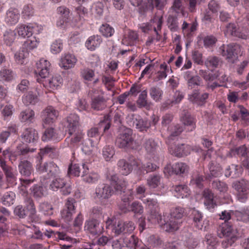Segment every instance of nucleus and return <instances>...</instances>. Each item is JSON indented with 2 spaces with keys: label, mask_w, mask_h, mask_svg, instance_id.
<instances>
[{
  "label": "nucleus",
  "mask_w": 249,
  "mask_h": 249,
  "mask_svg": "<svg viewBox=\"0 0 249 249\" xmlns=\"http://www.w3.org/2000/svg\"><path fill=\"white\" fill-rule=\"evenodd\" d=\"M79 116L74 113L70 114L66 119L65 126L70 135H72L78 130L79 126Z\"/></svg>",
  "instance_id": "nucleus-17"
},
{
  "label": "nucleus",
  "mask_w": 249,
  "mask_h": 249,
  "mask_svg": "<svg viewBox=\"0 0 249 249\" xmlns=\"http://www.w3.org/2000/svg\"><path fill=\"white\" fill-rule=\"evenodd\" d=\"M149 94L154 100L158 102L161 99L163 91L159 87H152L150 89Z\"/></svg>",
  "instance_id": "nucleus-53"
},
{
  "label": "nucleus",
  "mask_w": 249,
  "mask_h": 249,
  "mask_svg": "<svg viewBox=\"0 0 249 249\" xmlns=\"http://www.w3.org/2000/svg\"><path fill=\"white\" fill-rule=\"evenodd\" d=\"M112 192L111 187L108 184H102L96 188L95 197L100 199H107L111 196Z\"/></svg>",
  "instance_id": "nucleus-27"
},
{
  "label": "nucleus",
  "mask_w": 249,
  "mask_h": 249,
  "mask_svg": "<svg viewBox=\"0 0 249 249\" xmlns=\"http://www.w3.org/2000/svg\"><path fill=\"white\" fill-rule=\"evenodd\" d=\"M34 14V9L32 5L27 4L24 5L21 14L25 18H29L30 17L33 16Z\"/></svg>",
  "instance_id": "nucleus-64"
},
{
  "label": "nucleus",
  "mask_w": 249,
  "mask_h": 249,
  "mask_svg": "<svg viewBox=\"0 0 249 249\" xmlns=\"http://www.w3.org/2000/svg\"><path fill=\"white\" fill-rule=\"evenodd\" d=\"M85 230L93 236L99 235L103 232V227L96 219H92L86 222Z\"/></svg>",
  "instance_id": "nucleus-19"
},
{
  "label": "nucleus",
  "mask_w": 249,
  "mask_h": 249,
  "mask_svg": "<svg viewBox=\"0 0 249 249\" xmlns=\"http://www.w3.org/2000/svg\"><path fill=\"white\" fill-rule=\"evenodd\" d=\"M132 134V130L130 128H124L121 130L116 139V145L119 148L125 150L133 149L134 140Z\"/></svg>",
  "instance_id": "nucleus-2"
},
{
  "label": "nucleus",
  "mask_w": 249,
  "mask_h": 249,
  "mask_svg": "<svg viewBox=\"0 0 249 249\" xmlns=\"http://www.w3.org/2000/svg\"><path fill=\"white\" fill-rule=\"evenodd\" d=\"M36 171L39 173H46L49 178L60 175L61 171L57 165L53 161L43 163L42 158L36 160Z\"/></svg>",
  "instance_id": "nucleus-4"
},
{
  "label": "nucleus",
  "mask_w": 249,
  "mask_h": 249,
  "mask_svg": "<svg viewBox=\"0 0 249 249\" xmlns=\"http://www.w3.org/2000/svg\"><path fill=\"white\" fill-rule=\"evenodd\" d=\"M232 217L237 221L247 223L249 221V209L244 208L241 210H236L232 212Z\"/></svg>",
  "instance_id": "nucleus-40"
},
{
  "label": "nucleus",
  "mask_w": 249,
  "mask_h": 249,
  "mask_svg": "<svg viewBox=\"0 0 249 249\" xmlns=\"http://www.w3.org/2000/svg\"><path fill=\"white\" fill-rule=\"evenodd\" d=\"M82 166L84 169L82 175L83 180L88 183H95L97 182L100 178L98 174L95 172L89 173V168L85 164H82Z\"/></svg>",
  "instance_id": "nucleus-28"
},
{
  "label": "nucleus",
  "mask_w": 249,
  "mask_h": 249,
  "mask_svg": "<svg viewBox=\"0 0 249 249\" xmlns=\"http://www.w3.org/2000/svg\"><path fill=\"white\" fill-rule=\"evenodd\" d=\"M76 201L72 198H68L65 204V207L61 212V215L66 222L72 219V215L75 213V203Z\"/></svg>",
  "instance_id": "nucleus-13"
},
{
  "label": "nucleus",
  "mask_w": 249,
  "mask_h": 249,
  "mask_svg": "<svg viewBox=\"0 0 249 249\" xmlns=\"http://www.w3.org/2000/svg\"><path fill=\"white\" fill-rule=\"evenodd\" d=\"M37 70L40 79L46 78L49 74V70L51 67V64L49 61L44 59H41L39 62L36 63Z\"/></svg>",
  "instance_id": "nucleus-29"
},
{
  "label": "nucleus",
  "mask_w": 249,
  "mask_h": 249,
  "mask_svg": "<svg viewBox=\"0 0 249 249\" xmlns=\"http://www.w3.org/2000/svg\"><path fill=\"white\" fill-rule=\"evenodd\" d=\"M53 178L50 184V188L54 191H57L60 189L61 192L63 195L67 196L71 194V187L66 182V180L61 177L60 175L56 176Z\"/></svg>",
  "instance_id": "nucleus-6"
},
{
  "label": "nucleus",
  "mask_w": 249,
  "mask_h": 249,
  "mask_svg": "<svg viewBox=\"0 0 249 249\" xmlns=\"http://www.w3.org/2000/svg\"><path fill=\"white\" fill-rule=\"evenodd\" d=\"M0 166L4 172L8 183L12 185L16 184L17 177L13 168L7 165L6 161L2 159L0 160Z\"/></svg>",
  "instance_id": "nucleus-22"
},
{
  "label": "nucleus",
  "mask_w": 249,
  "mask_h": 249,
  "mask_svg": "<svg viewBox=\"0 0 249 249\" xmlns=\"http://www.w3.org/2000/svg\"><path fill=\"white\" fill-rule=\"evenodd\" d=\"M100 33L105 37H109L112 36L114 33V29L110 25L103 24L99 28Z\"/></svg>",
  "instance_id": "nucleus-51"
},
{
  "label": "nucleus",
  "mask_w": 249,
  "mask_h": 249,
  "mask_svg": "<svg viewBox=\"0 0 249 249\" xmlns=\"http://www.w3.org/2000/svg\"><path fill=\"white\" fill-rule=\"evenodd\" d=\"M184 98V95L179 91H176L173 95L172 99H168L165 102V104L168 106H172L173 105L178 104Z\"/></svg>",
  "instance_id": "nucleus-54"
},
{
  "label": "nucleus",
  "mask_w": 249,
  "mask_h": 249,
  "mask_svg": "<svg viewBox=\"0 0 249 249\" xmlns=\"http://www.w3.org/2000/svg\"><path fill=\"white\" fill-rule=\"evenodd\" d=\"M23 103L26 106L35 105L39 101V98L36 93L33 91H29L22 98Z\"/></svg>",
  "instance_id": "nucleus-46"
},
{
  "label": "nucleus",
  "mask_w": 249,
  "mask_h": 249,
  "mask_svg": "<svg viewBox=\"0 0 249 249\" xmlns=\"http://www.w3.org/2000/svg\"><path fill=\"white\" fill-rule=\"evenodd\" d=\"M58 115V111L51 106L47 107L41 112L42 120L46 124L53 123L57 119Z\"/></svg>",
  "instance_id": "nucleus-16"
},
{
  "label": "nucleus",
  "mask_w": 249,
  "mask_h": 249,
  "mask_svg": "<svg viewBox=\"0 0 249 249\" xmlns=\"http://www.w3.org/2000/svg\"><path fill=\"white\" fill-rule=\"evenodd\" d=\"M240 52V46L236 43L223 44L219 48V53L227 59L231 60L237 56Z\"/></svg>",
  "instance_id": "nucleus-9"
},
{
  "label": "nucleus",
  "mask_w": 249,
  "mask_h": 249,
  "mask_svg": "<svg viewBox=\"0 0 249 249\" xmlns=\"http://www.w3.org/2000/svg\"><path fill=\"white\" fill-rule=\"evenodd\" d=\"M81 75L86 81H91L94 76V71L89 68H85L81 71Z\"/></svg>",
  "instance_id": "nucleus-62"
},
{
  "label": "nucleus",
  "mask_w": 249,
  "mask_h": 249,
  "mask_svg": "<svg viewBox=\"0 0 249 249\" xmlns=\"http://www.w3.org/2000/svg\"><path fill=\"white\" fill-rule=\"evenodd\" d=\"M167 25L172 32H175L178 29L177 18L170 15L167 18Z\"/></svg>",
  "instance_id": "nucleus-58"
},
{
  "label": "nucleus",
  "mask_w": 249,
  "mask_h": 249,
  "mask_svg": "<svg viewBox=\"0 0 249 249\" xmlns=\"http://www.w3.org/2000/svg\"><path fill=\"white\" fill-rule=\"evenodd\" d=\"M140 198L142 200L143 203L145 204L146 208L150 214L148 217V220L157 219L158 220L159 214V207L157 199L151 198H145L143 196Z\"/></svg>",
  "instance_id": "nucleus-7"
},
{
  "label": "nucleus",
  "mask_w": 249,
  "mask_h": 249,
  "mask_svg": "<svg viewBox=\"0 0 249 249\" xmlns=\"http://www.w3.org/2000/svg\"><path fill=\"white\" fill-rule=\"evenodd\" d=\"M76 61L77 59L74 55L67 53L62 56L59 66L65 70H68L73 68Z\"/></svg>",
  "instance_id": "nucleus-30"
},
{
  "label": "nucleus",
  "mask_w": 249,
  "mask_h": 249,
  "mask_svg": "<svg viewBox=\"0 0 249 249\" xmlns=\"http://www.w3.org/2000/svg\"><path fill=\"white\" fill-rule=\"evenodd\" d=\"M185 214L184 209L180 207H177L172 209L170 215L171 217L169 220L164 223L161 222V219H160L162 224L164 225V228L168 232H173L178 230L181 226L182 224V218Z\"/></svg>",
  "instance_id": "nucleus-1"
},
{
  "label": "nucleus",
  "mask_w": 249,
  "mask_h": 249,
  "mask_svg": "<svg viewBox=\"0 0 249 249\" xmlns=\"http://www.w3.org/2000/svg\"><path fill=\"white\" fill-rule=\"evenodd\" d=\"M57 137L56 136V132L53 128H49L44 132L42 136L43 141H47L50 140H56Z\"/></svg>",
  "instance_id": "nucleus-55"
},
{
  "label": "nucleus",
  "mask_w": 249,
  "mask_h": 249,
  "mask_svg": "<svg viewBox=\"0 0 249 249\" xmlns=\"http://www.w3.org/2000/svg\"><path fill=\"white\" fill-rule=\"evenodd\" d=\"M209 97V94L207 92L201 93L198 89H194L191 94L189 95V99L193 104H196L198 106H203L207 102V100Z\"/></svg>",
  "instance_id": "nucleus-14"
},
{
  "label": "nucleus",
  "mask_w": 249,
  "mask_h": 249,
  "mask_svg": "<svg viewBox=\"0 0 249 249\" xmlns=\"http://www.w3.org/2000/svg\"><path fill=\"white\" fill-rule=\"evenodd\" d=\"M221 63V60L218 57L209 56L205 61V65L213 71V70L219 67Z\"/></svg>",
  "instance_id": "nucleus-43"
},
{
  "label": "nucleus",
  "mask_w": 249,
  "mask_h": 249,
  "mask_svg": "<svg viewBox=\"0 0 249 249\" xmlns=\"http://www.w3.org/2000/svg\"><path fill=\"white\" fill-rule=\"evenodd\" d=\"M121 202L119 204V207L123 212L126 213L128 211L127 207L130 201L133 199V189H127L126 191L119 194Z\"/></svg>",
  "instance_id": "nucleus-21"
},
{
  "label": "nucleus",
  "mask_w": 249,
  "mask_h": 249,
  "mask_svg": "<svg viewBox=\"0 0 249 249\" xmlns=\"http://www.w3.org/2000/svg\"><path fill=\"white\" fill-rule=\"evenodd\" d=\"M57 151L54 147L46 146L44 148L40 150V152L38 154L36 157V160H39L40 157L43 159V156L45 155H48L51 158H53L57 155Z\"/></svg>",
  "instance_id": "nucleus-47"
},
{
  "label": "nucleus",
  "mask_w": 249,
  "mask_h": 249,
  "mask_svg": "<svg viewBox=\"0 0 249 249\" xmlns=\"http://www.w3.org/2000/svg\"><path fill=\"white\" fill-rule=\"evenodd\" d=\"M117 166L119 172L123 175L127 176L132 171L134 166H139L138 162L133 160L130 163H129L124 159L120 160L117 163Z\"/></svg>",
  "instance_id": "nucleus-20"
},
{
  "label": "nucleus",
  "mask_w": 249,
  "mask_h": 249,
  "mask_svg": "<svg viewBox=\"0 0 249 249\" xmlns=\"http://www.w3.org/2000/svg\"><path fill=\"white\" fill-rule=\"evenodd\" d=\"M203 214L195 208L192 210L190 217L193 219L195 226L199 230L203 228Z\"/></svg>",
  "instance_id": "nucleus-37"
},
{
  "label": "nucleus",
  "mask_w": 249,
  "mask_h": 249,
  "mask_svg": "<svg viewBox=\"0 0 249 249\" xmlns=\"http://www.w3.org/2000/svg\"><path fill=\"white\" fill-rule=\"evenodd\" d=\"M184 126L180 124L175 125L171 130V133L169 136V140H173L174 137L179 135L184 129Z\"/></svg>",
  "instance_id": "nucleus-59"
},
{
  "label": "nucleus",
  "mask_w": 249,
  "mask_h": 249,
  "mask_svg": "<svg viewBox=\"0 0 249 249\" xmlns=\"http://www.w3.org/2000/svg\"><path fill=\"white\" fill-rule=\"evenodd\" d=\"M103 156L107 161L110 160L115 155V149L112 146H106L103 149Z\"/></svg>",
  "instance_id": "nucleus-56"
},
{
  "label": "nucleus",
  "mask_w": 249,
  "mask_h": 249,
  "mask_svg": "<svg viewBox=\"0 0 249 249\" xmlns=\"http://www.w3.org/2000/svg\"><path fill=\"white\" fill-rule=\"evenodd\" d=\"M147 93L146 90H143L139 95L137 101V104L140 108H145L149 109L151 107V104L147 100Z\"/></svg>",
  "instance_id": "nucleus-45"
},
{
  "label": "nucleus",
  "mask_w": 249,
  "mask_h": 249,
  "mask_svg": "<svg viewBox=\"0 0 249 249\" xmlns=\"http://www.w3.org/2000/svg\"><path fill=\"white\" fill-rule=\"evenodd\" d=\"M34 151L33 149L29 148L26 144L23 143L18 144L14 151L11 152V155L10 158V160L13 163L16 161L18 158L19 157L20 160H23L21 158L22 156H26L29 152Z\"/></svg>",
  "instance_id": "nucleus-15"
},
{
  "label": "nucleus",
  "mask_w": 249,
  "mask_h": 249,
  "mask_svg": "<svg viewBox=\"0 0 249 249\" xmlns=\"http://www.w3.org/2000/svg\"><path fill=\"white\" fill-rule=\"evenodd\" d=\"M217 232L220 238L237 237L236 231L234 230L232 226L226 223L218 227Z\"/></svg>",
  "instance_id": "nucleus-24"
},
{
  "label": "nucleus",
  "mask_w": 249,
  "mask_h": 249,
  "mask_svg": "<svg viewBox=\"0 0 249 249\" xmlns=\"http://www.w3.org/2000/svg\"><path fill=\"white\" fill-rule=\"evenodd\" d=\"M111 115L108 114L104 116L103 121H100L98 125L91 128L88 131V136L90 141H93V142H98L102 136L101 129L103 128L104 131L109 129L110 127Z\"/></svg>",
  "instance_id": "nucleus-3"
},
{
  "label": "nucleus",
  "mask_w": 249,
  "mask_h": 249,
  "mask_svg": "<svg viewBox=\"0 0 249 249\" xmlns=\"http://www.w3.org/2000/svg\"><path fill=\"white\" fill-rule=\"evenodd\" d=\"M36 25L33 26L30 24L28 25H22L18 28V33L19 36L23 37L27 36L29 38L35 32Z\"/></svg>",
  "instance_id": "nucleus-36"
},
{
  "label": "nucleus",
  "mask_w": 249,
  "mask_h": 249,
  "mask_svg": "<svg viewBox=\"0 0 249 249\" xmlns=\"http://www.w3.org/2000/svg\"><path fill=\"white\" fill-rule=\"evenodd\" d=\"M204 181L203 175L198 173L194 174L191 177L190 184L195 185L199 188H202L203 187Z\"/></svg>",
  "instance_id": "nucleus-50"
},
{
  "label": "nucleus",
  "mask_w": 249,
  "mask_h": 249,
  "mask_svg": "<svg viewBox=\"0 0 249 249\" xmlns=\"http://www.w3.org/2000/svg\"><path fill=\"white\" fill-rule=\"evenodd\" d=\"M209 172L205 173L206 180H211L214 178H217L221 175L222 167L219 164L211 161L208 165Z\"/></svg>",
  "instance_id": "nucleus-25"
},
{
  "label": "nucleus",
  "mask_w": 249,
  "mask_h": 249,
  "mask_svg": "<svg viewBox=\"0 0 249 249\" xmlns=\"http://www.w3.org/2000/svg\"><path fill=\"white\" fill-rule=\"evenodd\" d=\"M138 241L137 239L133 235L129 237H122L114 241L112 244L113 249H121L122 247H127L138 249Z\"/></svg>",
  "instance_id": "nucleus-11"
},
{
  "label": "nucleus",
  "mask_w": 249,
  "mask_h": 249,
  "mask_svg": "<svg viewBox=\"0 0 249 249\" xmlns=\"http://www.w3.org/2000/svg\"><path fill=\"white\" fill-rule=\"evenodd\" d=\"M19 16L18 9L11 8L6 13L5 21L9 25H15L18 22Z\"/></svg>",
  "instance_id": "nucleus-32"
},
{
  "label": "nucleus",
  "mask_w": 249,
  "mask_h": 249,
  "mask_svg": "<svg viewBox=\"0 0 249 249\" xmlns=\"http://www.w3.org/2000/svg\"><path fill=\"white\" fill-rule=\"evenodd\" d=\"M102 42V38L100 35H93L90 36L86 42V46L88 49L94 50Z\"/></svg>",
  "instance_id": "nucleus-38"
},
{
  "label": "nucleus",
  "mask_w": 249,
  "mask_h": 249,
  "mask_svg": "<svg viewBox=\"0 0 249 249\" xmlns=\"http://www.w3.org/2000/svg\"><path fill=\"white\" fill-rule=\"evenodd\" d=\"M134 224L132 221H119L115 225L113 231L116 235H121L122 237H127L135 229Z\"/></svg>",
  "instance_id": "nucleus-10"
},
{
  "label": "nucleus",
  "mask_w": 249,
  "mask_h": 249,
  "mask_svg": "<svg viewBox=\"0 0 249 249\" xmlns=\"http://www.w3.org/2000/svg\"><path fill=\"white\" fill-rule=\"evenodd\" d=\"M89 95L91 97V107L96 111H102L107 107V101L103 93L99 90L92 89L89 91Z\"/></svg>",
  "instance_id": "nucleus-5"
},
{
  "label": "nucleus",
  "mask_w": 249,
  "mask_h": 249,
  "mask_svg": "<svg viewBox=\"0 0 249 249\" xmlns=\"http://www.w3.org/2000/svg\"><path fill=\"white\" fill-rule=\"evenodd\" d=\"M21 137L27 143H36L37 142L39 136L37 131L33 128H27L23 130Z\"/></svg>",
  "instance_id": "nucleus-26"
},
{
  "label": "nucleus",
  "mask_w": 249,
  "mask_h": 249,
  "mask_svg": "<svg viewBox=\"0 0 249 249\" xmlns=\"http://www.w3.org/2000/svg\"><path fill=\"white\" fill-rule=\"evenodd\" d=\"M39 210L45 215L50 216L53 214V207L48 203H42L39 206Z\"/></svg>",
  "instance_id": "nucleus-60"
},
{
  "label": "nucleus",
  "mask_w": 249,
  "mask_h": 249,
  "mask_svg": "<svg viewBox=\"0 0 249 249\" xmlns=\"http://www.w3.org/2000/svg\"><path fill=\"white\" fill-rule=\"evenodd\" d=\"M142 146L146 153L151 155H154L159 147L157 142L152 138L145 139Z\"/></svg>",
  "instance_id": "nucleus-31"
},
{
  "label": "nucleus",
  "mask_w": 249,
  "mask_h": 249,
  "mask_svg": "<svg viewBox=\"0 0 249 249\" xmlns=\"http://www.w3.org/2000/svg\"><path fill=\"white\" fill-rule=\"evenodd\" d=\"M18 168L20 174L25 177H29L33 170L32 163L27 160H20Z\"/></svg>",
  "instance_id": "nucleus-35"
},
{
  "label": "nucleus",
  "mask_w": 249,
  "mask_h": 249,
  "mask_svg": "<svg viewBox=\"0 0 249 249\" xmlns=\"http://www.w3.org/2000/svg\"><path fill=\"white\" fill-rule=\"evenodd\" d=\"M138 168L140 172L143 174H148L154 172L159 168V167L155 163L151 162H147L141 164L138 162Z\"/></svg>",
  "instance_id": "nucleus-42"
},
{
  "label": "nucleus",
  "mask_w": 249,
  "mask_h": 249,
  "mask_svg": "<svg viewBox=\"0 0 249 249\" xmlns=\"http://www.w3.org/2000/svg\"><path fill=\"white\" fill-rule=\"evenodd\" d=\"M34 111L30 108H27L20 112L19 119L22 123H32L35 119Z\"/></svg>",
  "instance_id": "nucleus-39"
},
{
  "label": "nucleus",
  "mask_w": 249,
  "mask_h": 249,
  "mask_svg": "<svg viewBox=\"0 0 249 249\" xmlns=\"http://www.w3.org/2000/svg\"><path fill=\"white\" fill-rule=\"evenodd\" d=\"M174 187L176 193L175 196L178 198H186L190 195V190L186 185H178L175 186Z\"/></svg>",
  "instance_id": "nucleus-44"
},
{
  "label": "nucleus",
  "mask_w": 249,
  "mask_h": 249,
  "mask_svg": "<svg viewBox=\"0 0 249 249\" xmlns=\"http://www.w3.org/2000/svg\"><path fill=\"white\" fill-rule=\"evenodd\" d=\"M161 179L159 174L150 175L147 179V185L150 189H155L160 185Z\"/></svg>",
  "instance_id": "nucleus-49"
},
{
  "label": "nucleus",
  "mask_w": 249,
  "mask_h": 249,
  "mask_svg": "<svg viewBox=\"0 0 249 249\" xmlns=\"http://www.w3.org/2000/svg\"><path fill=\"white\" fill-rule=\"evenodd\" d=\"M242 168L241 166L232 164L229 165L225 171V175L226 177L236 178L242 174Z\"/></svg>",
  "instance_id": "nucleus-34"
},
{
  "label": "nucleus",
  "mask_w": 249,
  "mask_h": 249,
  "mask_svg": "<svg viewBox=\"0 0 249 249\" xmlns=\"http://www.w3.org/2000/svg\"><path fill=\"white\" fill-rule=\"evenodd\" d=\"M180 121L184 125L189 126L191 127L189 131H192L196 129V120L194 117H193L189 113H184L180 117Z\"/></svg>",
  "instance_id": "nucleus-41"
},
{
  "label": "nucleus",
  "mask_w": 249,
  "mask_h": 249,
  "mask_svg": "<svg viewBox=\"0 0 249 249\" xmlns=\"http://www.w3.org/2000/svg\"><path fill=\"white\" fill-rule=\"evenodd\" d=\"M62 77L59 75H55L48 79H40L38 77L36 78V81L38 83H42L44 87L52 90L56 89L62 83Z\"/></svg>",
  "instance_id": "nucleus-18"
},
{
  "label": "nucleus",
  "mask_w": 249,
  "mask_h": 249,
  "mask_svg": "<svg viewBox=\"0 0 249 249\" xmlns=\"http://www.w3.org/2000/svg\"><path fill=\"white\" fill-rule=\"evenodd\" d=\"M127 123L130 126L135 127L140 131H147L151 126L150 122L135 114H131L127 117Z\"/></svg>",
  "instance_id": "nucleus-8"
},
{
  "label": "nucleus",
  "mask_w": 249,
  "mask_h": 249,
  "mask_svg": "<svg viewBox=\"0 0 249 249\" xmlns=\"http://www.w3.org/2000/svg\"><path fill=\"white\" fill-rule=\"evenodd\" d=\"M189 166L185 163L178 162L174 164L171 167L165 168V171L167 172L170 175L175 174L176 175H186L189 171Z\"/></svg>",
  "instance_id": "nucleus-23"
},
{
  "label": "nucleus",
  "mask_w": 249,
  "mask_h": 249,
  "mask_svg": "<svg viewBox=\"0 0 249 249\" xmlns=\"http://www.w3.org/2000/svg\"><path fill=\"white\" fill-rule=\"evenodd\" d=\"M16 195L13 192L6 193L2 197V204L6 206L13 205L15 202Z\"/></svg>",
  "instance_id": "nucleus-52"
},
{
  "label": "nucleus",
  "mask_w": 249,
  "mask_h": 249,
  "mask_svg": "<svg viewBox=\"0 0 249 249\" xmlns=\"http://www.w3.org/2000/svg\"><path fill=\"white\" fill-rule=\"evenodd\" d=\"M17 37V33L13 30H7L3 34V41L7 45L10 46L12 45Z\"/></svg>",
  "instance_id": "nucleus-48"
},
{
  "label": "nucleus",
  "mask_w": 249,
  "mask_h": 249,
  "mask_svg": "<svg viewBox=\"0 0 249 249\" xmlns=\"http://www.w3.org/2000/svg\"><path fill=\"white\" fill-rule=\"evenodd\" d=\"M203 196L205 199V205L210 211H212L217 205L213 199V194L210 189H206L203 192Z\"/></svg>",
  "instance_id": "nucleus-33"
},
{
  "label": "nucleus",
  "mask_w": 249,
  "mask_h": 249,
  "mask_svg": "<svg viewBox=\"0 0 249 249\" xmlns=\"http://www.w3.org/2000/svg\"><path fill=\"white\" fill-rule=\"evenodd\" d=\"M235 189L237 191L247 192L249 189V181L246 179H242L234 183Z\"/></svg>",
  "instance_id": "nucleus-57"
},
{
  "label": "nucleus",
  "mask_w": 249,
  "mask_h": 249,
  "mask_svg": "<svg viewBox=\"0 0 249 249\" xmlns=\"http://www.w3.org/2000/svg\"><path fill=\"white\" fill-rule=\"evenodd\" d=\"M38 42L35 37L28 38L23 44V48L27 51L33 50L37 47Z\"/></svg>",
  "instance_id": "nucleus-63"
},
{
  "label": "nucleus",
  "mask_w": 249,
  "mask_h": 249,
  "mask_svg": "<svg viewBox=\"0 0 249 249\" xmlns=\"http://www.w3.org/2000/svg\"><path fill=\"white\" fill-rule=\"evenodd\" d=\"M225 34L227 36H231L243 39H247L249 36V33L245 29L237 28L232 23L227 24Z\"/></svg>",
  "instance_id": "nucleus-12"
},
{
  "label": "nucleus",
  "mask_w": 249,
  "mask_h": 249,
  "mask_svg": "<svg viewBox=\"0 0 249 249\" xmlns=\"http://www.w3.org/2000/svg\"><path fill=\"white\" fill-rule=\"evenodd\" d=\"M212 187L213 189L220 192H225L228 190L227 185L225 182L218 180L213 181L212 183Z\"/></svg>",
  "instance_id": "nucleus-61"
}]
</instances>
